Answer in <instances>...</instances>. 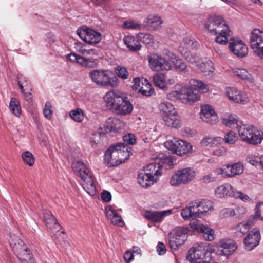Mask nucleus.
I'll list each match as a JSON object with an SVG mask.
<instances>
[{
	"mask_svg": "<svg viewBox=\"0 0 263 263\" xmlns=\"http://www.w3.org/2000/svg\"><path fill=\"white\" fill-rule=\"evenodd\" d=\"M211 137H205L201 140V144L203 146L211 147Z\"/></svg>",
	"mask_w": 263,
	"mask_h": 263,
	"instance_id": "774afa93",
	"label": "nucleus"
},
{
	"mask_svg": "<svg viewBox=\"0 0 263 263\" xmlns=\"http://www.w3.org/2000/svg\"><path fill=\"white\" fill-rule=\"evenodd\" d=\"M118 122L116 119L109 118L104 124L103 127H100L98 132L99 135H105L111 132H116L118 127L116 122Z\"/></svg>",
	"mask_w": 263,
	"mask_h": 263,
	"instance_id": "7c9ffc66",
	"label": "nucleus"
},
{
	"mask_svg": "<svg viewBox=\"0 0 263 263\" xmlns=\"http://www.w3.org/2000/svg\"><path fill=\"white\" fill-rule=\"evenodd\" d=\"M207 255L210 254L208 252L206 247L203 244L193 247L189 250L186 259L191 263H209L210 259Z\"/></svg>",
	"mask_w": 263,
	"mask_h": 263,
	"instance_id": "9d476101",
	"label": "nucleus"
},
{
	"mask_svg": "<svg viewBox=\"0 0 263 263\" xmlns=\"http://www.w3.org/2000/svg\"><path fill=\"white\" fill-rule=\"evenodd\" d=\"M165 147L169 151L179 156H182L189 153L192 146L185 141L173 138L164 143Z\"/></svg>",
	"mask_w": 263,
	"mask_h": 263,
	"instance_id": "f8f14e48",
	"label": "nucleus"
},
{
	"mask_svg": "<svg viewBox=\"0 0 263 263\" xmlns=\"http://www.w3.org/2000/svg\"><path fill=\"white\" fill-rule=\"evenodd\" d=\"M216 178L212 174H209L203 176L201 178V181L203 183L208 184L214 182L216 180Z\"/></svg>",
	"mask_w": 263,
	"mask_h": 263,
	"instance_id": "13d9d810",
	"label": "nucleus"
},
{
	"mask_svg": "<svg viewBox=\"0 0 263 263\" xmlns=\"http://www.w3.org/2000/svg\"><path fill=\"white\" fill-rule=\"evenodd\" d=\"M22 157L24 162L29 166H32L34 163L35 159L33 155L29 151L23 153Z\"/></svg>",
	"mask_w": 263,
	"mask_h": 263,
	"instance_id": "864d4df0",
	"label": "nucleus"
},
{
	"mask_svg": "<svg viewBox=\"0 0 263 263\" xmlns=\"http://www.w3.org/2000/svg\"><path fill=\"white\" fill-rule=\"evenodd\" d=\"M238 120L236 116H230L228 118H224L222 120V123L226 126L229 127L231 128H237L239 126L238 124Z\"/></svg>",
	"mask_w": 263,
	"mask_h": 263,
	"instance_id": "c03bdc74",
	"label": "nucleus"
},
{
	"mask_svg": "<svg viewBox=\"0 0 263 263\" xmlns=\"http://www.w3.org/2000/svg\"><path fill=\"white\" fill-rule=\"evenodd\" d=\"M253 217L252 219H249L246 223H239L235 227V234L239 236H242L246 234L248 230L254 224Z\"/></svg>",
	"mask_w": 263,
	"mask_h": 263,
	"instance_id": "72a5a7b5",
	"label": "nucleus"
},
{
	"mask_svg": "<svg viewBox=\"0 0 263 263\" xmlns=\"http://www.w3.org/2000/svg\"><path fill=\"white\" fill-rule=\"evenodd\" d=\"M77 63L86 68H95L97 65L95 61L79 55Z\"/></svg>",
	"mask_w": 263,
	"mask_h": 263,
	"instance_id": "a18cd8bd",
	"label": "nucleus"
},
{
	"mask_svg": "<svg viewBox=\"0 0 263 263\" xmlns=\"http://www.w3.org/2000/svg\"><path fill=\"white\" fill-rule=\"evenodd\" d=\"M200 114L202 120L211 125L216 124L218 120V116L215 110L209 105L201 106Z\"/></svg>",
	"mask_w": 263,
	"mask_h": 263,
	"instance_id": "412c9836",
	"label": "nucleus"
},
{
	"mask_svg": "<svg viewBox=\"0 0 263 263\" xmlns=\"http://www.w3.org/2000/svg\"><path fill=\"white\" fill-rule=\"evenodd\" d=\"M77 33L81 39L90 44L98 43L101 40L100 33L86 27L78 29Z\"/></svg>",
	"mask_w": 263,
	"mask_h": 263,
	"instance_id": "dca6fc26",
	"label": "nucleus"
},
{
	"mask_svg": "<svg viewBox=\"0 0 263 263\" xmlns=\"http://www.w3.org/2000/svg\"><path fill=\"white\" fill-rule=\"evenodd\" d=\"M137 180L139 184L143 187H148L157 181V178L151 177L146 172H142L139 173Z\"/></svg>",
	"mask_w": 263,
	"mask_h": 263,
	"instance_id": "473e14b6",
	"label": "nucleus"
},
{
	"mask_svg": "<svg viewBox=\"0 0 263 263\" xmlns=\"http://www.w3.org/2000/svg\"><path fill=\"white\" fill-rule=\"evenodd\" d=\"M72 168L76 174L79 176L83 181L82 185L84 189L89 194L91 195H95L96 187L91 175L89 174V171L85 164L81 161H78L72 164Z\"/></svg>",
	"mask_w": 263,
	"mask_h": 263,
	"instance_id": "39448f33",
	"label": "nucleus"
},
{
	"mask_svg": "<svg viewBox=\"0 0 263 263\" xmlns=\"http://www.w3.org/2000/svg\"><path fill=\"white\" fill-rule=\"evenodd\" d=\"M148 62L151 68L154 71L169 70L172 66L170 62L161 55L153 54L148 56Z\"/></svg>",
	"mask_w": 263,
	"mask_h": 263,
	"instance_id": "2eb2a0df",
	"label": "nucleus"
},
{
	"mask_svg": "<svg viewBox=\"0 0 263 263\" xmlns=\"http://www.w3.org/2000/svg\"><path fill=\"white\" fill-rule=\"evenodd\" d=\"M182 47H185L186 49H194L197 46V42L194 38L192 36H187L183 38L181 43Z\"/></svg>",
	"mask_w": 263,
	"mask_h": 263,
	"instance_id": "49530a36",
	"label": "nucleus"
},
{
	"mask_svg": "<svg viewBox=\"0 0 263 263\" xmlns=\"http://www.w3.org/2000/svg\"><path fill=\"white\" fill-rule=\"evenodd\" d=\"M243 165L240 162L226 165L225 176L232 177L242 174L243 172Z\"/></svg>",
	"mask_w": 263,
	"mask_h": 263,
	"instance_id": "cd10ccee",
	"label": "nucleus"
},
{
	"mask_svg": "<svg viewBox=\"0 0 263 263\" xmlns=\"http://www.w3.org/2000/svg\"><path fill=\"white\" fill-rule=\"evenodd\" d=\"M225 93L229 99L234 102L245 104L249 101L247 95L236 88H226Z\"/></svg>",
	"mask_w": 263,
	"mask_h": 263,
	"instance_id": "6ab92c4d",
	"label": "nucleus"
},
{
	"mask_svg": "<svg viewBox=\"0 0 263 263\" xmlns=\"http://www.w3.org/2000/svg\"><path fill=\"white\" fill-rule=\"evenodd\" d=\"M107 107L115 111L117 114L127 115L133 110V105L127 97L119 91L108 92L104 97Z\"/></svg>",
	"mask_w": 263,
	"mask_h": 263,
	"instance_id": "f03ea898",
	"label": "nucleus"
},
{
	"mask_svg": "<svg viewBox=\"0 0 263 263\" xmlns=\"http://www.w3.org/2000/svg\"><path fill=\"white\" fill-rule=\"evenodd\" d=\"M162 21L160 17L157 15H149L147 17V25L148 26L153 28L154 29H157L159 28Z\"/></svg>",
	"mask_w": 263,
	"mask_h": 263,
	"instance_id": "a19ab883",
	"label": "nucleus"
},
{
	"mask_svg": "<svg viewBox=\"0 0 263 263\" xmlns=\"http://www.w3.org/2000/svg\"><path fill=\"white\" fill-rule=\"evenodd\" d=\"M260 240V235L259 231L253 229L244 239L245 249L247 251L252 250L259 244Z\"/></svg>",
	"mask_w": 263,
	"mask_h": 263,
	"instance_id": "4be33fe9",
	"label": "nucleus"
},
{
	"mask_svg": "<svg viewBox=\"0 0 263 263\" xmlns=\"http://www.w3.org/2000/svg\"><path fill=\"white\" fill-rule=\"evenodd\" d=\"M153 82L156 86L161 89H163L165 87V80L163 74L154 75L153 76Z\"/></svg>",
	"mask_w": 263,
	"mask_h": 263,
	"instance_id": "8fccbe9b",
	"label": "nucleus"
},
{
	"mask_svg": "<svg viewBox=\"0 0 263 263\" xmlns=\"http://www.w3.org/2000/svg\"><path fill=\"white\" fill-rule=\"evenodd\" d=\"M194 229L200 231L203 234V238L208 241H212L215 238L214 231L211 228L204 225L201 221H195L192 223Z\"/></svg>",
	"mask_w": 263,
	"mask_h": 263,
	"instance_id": "393cba45",
	"label": "nucleus"
},
{
	"mask_svg": "<svg viewBox=\"0 0 263 263\" xmlns=\"http://www.w3.org/2000/svg\"><path fill=\"white\" fill-rule=\"evenodd\" d=\"M215 194L218 197H222L224 196H229L239 198L243 201L248 200L249 197L243 194L241 192L238 191L233 188L229 184H225L217 187L215 190Z\"/></svg>",
	"mask_w": 263,
	"mask_h": 263,
	"instance_id": "4468645a",
	"label": "nucleus"
},
{
	"mask_svg": "<svg viewBox=\"0 0 263 263\" xmlns=\"http://www.w3.org/2000/svg\"><path fill=\"white\" fill-rule=\"evenodd\" d=\"M172 62L174 64V67L176 70L183 73L188 72V70L185 63L182 59L179 58L178 57H177V58Z\"/></svg>",
	"mask_w": 263,
	"mask_h": 263,
	"instance_id": "09e8293b",
	"label": "nucleus"
},
{
	"mask_svg": "<svg viewBox=\"0 0 263 263\" xmlns=\"http://www.w3.org/2000/svg\"><path fill=\"white\" fill-rule=\"evenodd\" d=\"M227 153V149L224 147H218L213 152L214 155L221 156L225 155Z\"/></svg>",
	"mask_w": 263,
	"mask_h": 263,
	"instance_id": "bf43d9fd",
	"label": "nucleus"
},
{
	"mask_svg": "<svg viewBox=\"0 0 263 263\" xmlns=\"http://www.w3.org/2000/svg\"><path fill=\"white\" fill-rule=\"evenodd\" d=\"M138 39L145 44H149L153 42V39L151 35L148 34L141 33L138 35Z\"/></svg>",
	"mask_w": 263,
	"mask_h": 263,
	"instance_id": "4d7b16f0",
	"label": "nucleus"
},
{
	"mask_svg": "<svg viewBox=\"0 0 263 263\" xmlns=\"http://www.w3.org/2000/svg\"><path fill=\"white\" fill-rule=\"evenodd\" d=\"M195 208L197 217L213 210V203L208 200H195L192 202Z\"/></svg>",
	"mask_w": 263,
	"mask_h": 263,
	"instance_id": "5701e85b",
	"label": "nucleus"
},
{
	"mask_svg": "<svg viewBox=\"0 0 263 263\" xmlns=\"http://www.w3.org/2000/svg\"><path fill=\"white\" fill-rule=\"evenodd\" d=\"M211 147L216 146L218 144H220L223 141V139L220 137H211Z\"/></svg>",
	"mask_w": 263,
	"mask_h": 263,
	"instance_id": "338daca9",
	"label": "nucleus"
},
{
	"mask_svg": "<svg viewBox=\"0 0 263 263\" xmlns=\"http://www.w3.org/2000/svg\"><path fill=\"white\" fill-rule=\"evenodd\" d=\"M124 258L126 263H129L134 258L133 252L126 251L124 254Z\"/></svg>",
	"mask_w": 263,
	"mask_h": 263,
	"instance_id": "0e129e2a",
	"label": "nucleus"
},
{
	"mask_svg": "<svg viewBox=\"0 0 263 263\" xmlns=\"http://www.w3.org/2000/svg\"><path fill=\"white\" fill-rule=\"evenodd\" d=\"M189 83L191 86L190 89L184 87V98L186 100V102L183 103L184 104H191L198 101L200 98L199 91L205 93L209 90L206 84L196 79H191Z\"/></svg>",
	"mask_w": 263,
	"mask_h": 263,
	"instance_id": "0eeeda50",
	"label": "nucleus"
},
{
	"mask_svg": "<svg viewBox=\"0 0 263 263\" xmlns=\"http://www.w3.org/2000/svg\"><path fill=\"white\" fill-rule=\"evenodd\" d=\"M163 53L164 55L167 56L171 62L174 61L178 57L173 52L166 49L163 50Z\"/></svg>",
	"mask_w": 263,
	"mask_h": 263,
	"instance_id": "052dcab7",
	"label": "nucleus"
},
{
	"mask_svg": "<svg viewBox=\"0 0 263 263\" xmlns=\"http://www.w3.org/2000/svg\"><path fill=\"white\" fill-rule=\"evenodd\" d=\"M101 198L104 201L108 202L111 199V195L110 192L107 191H103L101 193Z\"/></svg>",
	"mask_w": 263,
	"mask_h": 263,
	"instance_id": "680f3d73",
	"label": "nucleus"
},
{
	"mask_svg": "<svg viewBox=\"0 0 263 263\" xmlns=\"http://www.w3.org/2000/svg\"><path fill=\"white\" fill-rule=\"evenodd\" d=\"M205 26L210 33L216 35L215 39L216 43L221 45H226L228 43V37L231 35V32L222 17H209L206 21Z\"/></svg>",
	"mask_w": 263,
	"mask_h": 263,
	"instance_id": "f257e3e1",
	"label": "nucleus"
},
{
	"mask_svg": "<svg viewBox=\"0 0 263 263\" xmlns=\"http://www.w3.org/2000/svg\"><path fill=\"white\" fill-rule=\"evenodd\" d=\"M263 205V202L257 203L255 206V212L253 216V219H257L260 216V205Z\"/></svg>",
	"mask_w": 263,
	"mask_h": 263,
	"instance_id": "e2e57ef3",
	"label": "nucleus"
},
{
	"mask_svg": "<svg viewBox=\"0 0 263 263\" xmlns=\"http://www.w3.org/2000/svg\"><path fill=\"white\" fill-rule=\"evenodd\" d=\"M187 229L185 227H177L174 229L168 236L170 248L176 250L183 245L187 238Z\"/></svg>",
	"mask_w": 263,
	"mask_h": 263,
	"instance_id": "9b49d317",
	"label": "nucleus"
},
{
	"mask_svg": "<svg viewBox=\"0 0 263 263\" xmlns=\"http://www.w3.org/2000/svg\"><path fill=\"white\" fill-rule=\"evenodd\" d=\"M122 27L125 29L139 30L143 27L142 24L138 21L132 20L125 21L122 24Z\"/></svg>",
	"mask_w": 263,
	"mask_h": 263,
	"instance_id": "ea45409f",
	"label": "nucleus"
},
{
	"mask_svg": "<svg viewBox=\"0 0 263 263\" xmlns=\"http://www.w3.org/2000/svg\"><path fill=\"white\" fill-rule=\"evenodd\" d=\"M161 167L159 164L151 163L146 166L144 172H146L151 178L154 177L157 179L158 176L161 174L160 171Z\"/></svg>",
	"mask_w": 263,
	"mask_h": 263,
	"instance_id": "e433bc0d",
	"label": "nucleus"
},
{
	"mask_svg": "<svg viewBox=\"0 0 263 263\" xmlns=\"http://www.w3.org/2000/svg\"><path fill=\"white\" fill-rule=\"evenodd\" d=\"M9 242L15 255L22 263H35L30 250L15 234L9 233Z\"/></svg>",
	"mask_w": 263,
	"mask_h": 263,
	"instance_id": "20e7f679",
	"label": "nucleus"
},
{
	"mask_svg": "<svg viewBox=\"0 0 263 263\" xmlns=\"http://www.w3.org/2000/svg\"><path fill=\"white\" fill-rule=\"evenodd\" d=\"M143 82L139 78H135L133 79V89L138 90L139 92L145 96H150L153 92V90L151 88L150 83L145 79Z\"/></svg>",
	"mask_w": 263,
	"mask_h": 263,
	"instance_id": "b1692460",
	"label": "nucleus"
},
{
	"mask_svg": "<svg viewBox=\"0 0 263 263\" xmlns=\"http://www.w3.org/2000/svg\"><path fill=\"white\" fill-rule=\"evenodd\" d=\"M105 212L106 216L112 224L117 225L119 227L123 226L124 224L123 220L116 210L111 207L106 208Z\"/></svg>",
	"mask_w": 263,
	"mask_h": 263,
	"instance_id": "bb28decb",
	"label": "nucleus"
},
{
	"mask_svg": "<svg viewBox=\"0 0 263 263\" xmlns=\"http://www.w3.org/2000/svg\"><path fill=\"white\" fill-rule=\"evenodd\" d=\"M157 251L160 255H163L166 252L165 246L162 243L159 242L157 245Z\"/></svg>",
	"mask_w": 263,
	"mask_h": 263,
	"instance_id": "69168bd1",
	"label": "nucleus"
},
{
	"mask_svg": "<svg viewBox=\"0 0 263 263\" xmlns=\"http://www.w3.org/2000/svg\"><path fill=\"white\" fill-rule=\"evenodd\" d=\"M132 154V148L130 146L119 143L111 146L106 151L104 160L110 166H114L124 162Z\"/></svg>",
	"mask_w": 263,
	"mask_h": 263,
	"instance_id": "7ed1b4c3",
	"label": "nucleus"
},
{
	"mask_svg": "<svg viewBox=\"0 0 263 263\" xmlns=\"http://www.w3.org/2000/svg\"><path fill=\"white\" fill-rule=\"evenodd\" d=\"M163 120L166 125L174 128H178L181 126V117L176 111L167 115H163Z\"/></svg>",
	"mask_w": 263,
	"mask_h": 263,
	"instance_id": "a878e982",
	"label": "nucleus"
},
{
	"mask_svg": "<svg viewBox=\"0 0 263 263\" xmlns=\"http://www.w3.org/2000/svg\"><path fill=\"white\" fill-rule=\"evenodd\" d=\"M171 211H146L144 216L147 219L154 222H160L163 220L167 213H170Z\"/></svg>",
	"mask_w": 263,
	"mask_h": 263,
	"instance_id": "c756f323",
	"label": "nucleus"
},
{
	"mask_svg": "<svg viewBox=\"0 0 263 263\" xmlns=\"http://www.w3.org/2000/svg\"><path fill=\"white\" fill-rule=\"evenodd\" d=\"M115 73L117 76L122 79H127L129 76V72L126 67L118 66L115 69Z\"/></svg>",
	"mask_w": 263,
	"mask_h": 263,
	"instance_id": "603ef678",
	"label": "nucleus"
},
{
	"mask_svg": "<svg viewBox=\"0 0 263 263\" xmlns=\"http://www.w3.org/2000/svg\"><path fill=\"white\" fill-rule=\"evenodd\" d=\"M108 71L104 70H93L89 72V77L97 85L101 87H116L119 80L115 76L110 77Z\"/></svg>",
	"mask_w": 263,
	"mask_h": 263,
	"instance_id": "423d86ee",
	"label": "nucleus"
},
{
	"mask_svg": "<svg viewBox=\"0 0 263 263\" xmlns=\"http://www.w3.org/2000/svg\"><path fill=\"white\" fill-rule=\"evenodd\" d=\"M123 138L124 141L128 144L134 145L136 142V138L133 134L129 133L125 135Z\"/></svg>",
	"mask_w": 263,
	"mask_h": 263,
	"instance_id": "6e6d98bb",
	"label": "nucleus"
},
{
	"mask_svg": "<svg viewBox=\"0 0 263 263\" xmlns=\"http://www.w3.org/2000/svg\"><path fill=\"white\" fill-rule=\"evenodd\" d=\"M167 98L172 101L180 100L182 103L186 102L184 96V87H182L179 91L173 90L166 95Z\"/></svg>",
	"mask_w": 263,
	"mask_h": 263,
	"instance_id": "c9c22d12",
	"label": "nucleus"
},
{
	"mask_svg": "<svg viewBox=\"0 0 263 263\" xmlns=\"http://www.w3.org/2000/svg\"><path fill=\"white\" fill-rule=\"evenodd\" d=\"M250 44L255 54L263 60V30L255 29L251 32Z\"/></svg>",
	"mask_w": 263,
	"mask_h": 263,
	"instance_id": "ddd939ff",
	"label": "nucleus"
},
{
	"mask_svg": "<svg viewBox=\"0 0 263 263\" xmlns=\"http://www.w3.org/2000/svg\"><path fill=\"white\" fill-rule=\"evenodd\" d=\"M159 109L161 112H163V115H167L176 111L174 105L167 101L160 103L159 105Z\"/></svg>",
	"mask_w": 263,
	"mask_h": 263,
	"instance_id": "37998d69",
	"label": "nucleus"
},
{
	"mask_svg": "<svg viewBox=\"0 0 263 263\" xmlns=\"http://www.w3.org/2000/svg\"><path fill=\"white\" fill-rule=\"evenodd\" d=\"M226 210L227 214L236 218L241 217L246 212V209L243 206H238L233 210L226 209Z\"/></svg>",
	"mask_w": 263,
	"mask_h": 263,
	"instance_id": "de8ad7c7",
	"label": "nucleus"
},
{
	"mask_svg": "<svg viewBox=\"0 0 263 263\" xmlns=\"http://www.w3.org/2000/svg\"><path fill=\"white\" fill-rule=\"evenodd\" d=\"M239 137L242 141L248 144L256 145L260 143L263 137L260 133L257 134L252 125L242 124L238 128Z\"/></svg>",
	"mask_w": 263,
	"mask_h": 263,
	"instance_id": "1a4fd4ad",
	"label": "nucleus"
},
{
	"mask_svg": "<svg viewBox=\"0 0 263 263\" xmlns=\"http://www.w3.org/2000/svg\"><path fill=\"white\" fill-rule=\"evenodd\" d=\"M118 122L116 119L109 118L104 124L103 127H100L98 132L99 135H105L111 132H116L118 127L116 122Z\"/></svg>",
	"mask_w": 263,
	"mask_h": 263,
	"instance_id": "2f4dec72",
	"label": "nucleus"
},
{
	"mask_svg": "<svg viewBox=\"0 0 263 263\" xmlns=\"http://www.w3.org/2000/svg\"><path fill=\"white\" fill-rule=\"evenodd\" d=\"M70 117L75 121L78 122H81L84 118L83 111L81 109L78 108L76 110H72L70 112Z\"/></svg>",
	"mask_w": 263,
	"mask_h": 263,
	"instance_id": "3c124183",
	"label": "nucleus"
},
{
	"mask_svg": "<svg viewBox=\"0 0 263 263\" xmlns=\"http://www.w3.org/2000/svg\"><path fill=\"white\" fill-rule=\"evenodd\" d=\"M44 221L46 227L51 233L56 232V235H62V239L66 238L67 236L64 231H60L61 226L58 222L57 220L50 212H47L44 214Z\"/></svg>",
	"mask_w": 263,
	"mask_h": 263,
	"instance_id": "f3484780",
	"label": "nucleus"
},
{
	"mask_svg": "<svg viewBox=\"0 0 263 263\" xmlns=\"http://www.w3.org/2000/svg\"><path fill=\"white\" fill-rule=\"evenodd\" d=\"M179 50L180 53L185 58V59L189 62L192 64L196 65V66H199L201 68H203L205 66V63H202L201 62V59L197 55L193 54L191 53L190 52L184 51L183 50V47L180 46L179 47Z\"/></svg>",
	"mask_w": 263,
	"mask_h": 263,
	"instance_id": "c85d7f7f",
	"label": "nucleus"
},
{
	"mask_svg": "<svg viewBox=\"0 0 263 263\" xmlns=\"http://www.w3.org/2000/svg\"><path fill=\"white\" fill-rule=\"evenodd\" d=\"M196 176L195 170L191 167H186L176 171L172 176L170 183L172 186H179L189 183Z\"/></svg>",
	"mask_w": 263,
	"mask_h": 263,
	"instance_id": "6e6552de",
	"label": "nucleus"
},
{
	"mask_svg": "<svg viewBox=\"0 0 263 263\" xmlns=\"http://www.w3.org/2000/svg\"><path fill=\"white\" fill-rule=\"evenodd\" d=\"M237 248L236 243L232 240H222L219 243L217 254L229 256L233 254Z\"/></svg>",
	"mask_w": 263,
	"mask_h": 263,
	"instance_id": "aec40b11",
	"label": "nucleus"
},
{
	"mask_svg": "<svg viewBox=\"0 0 263 263\" xmlns=\"http://www.w3.org/2000/svg\"><path fill=\"white\" fill-rule=\"evenodd\" d=\"M236 136L233 131L227 133L224 136L225 142L230 144H233L236 141Z\"/></svg>",
	"mask_w": 263,
	"mask_h": 263,
	"instance_id": "5fc2aeb1",
	"label": "nucleus"
},
{
	"mask_svg": "<svg viewBox=\"0 0 263 263\" xmlns=\"http://www.w3.org/2000/svg\"><path fill=\"white\" fill-rule=\"evenodd\" d=\"M124 42L129 50L136 51L141 48V45L139 39H136L133 36H126L123 39Z\"/></svg>",
	"mask_w": 263,
	"mask_h": 263,
	"instance_id": "f704fd0d",
	"label": "nucleus"
},
{
	"mask_svg": "<svg viewBox=\"0 0 263 263\" xmlns=\"http://www.w3.org/2000/svg\"><path fill=\"white\" fill-rule=\"evenodd\" d=\"M233 72L235 76L241 79L247 80L250 83L254 82L252 76L244 69L236 68L234 69Z\"/></svg>",
	"mask_w": 263,
	"mask_h": 263,
	"instance_id": "58836bf2",
	"label": "nucleus"
},
{
	"mask_svg": "<svg viewBox=\"0 0 263 263\" xmlns=\"http://www.w3.org/2000/svg\"><path fill=\"white\" fill-rule=\"evenodd\" d=\"M9 107L12 112L16 117H19L21 114V107L18 100L13 98L9 103Z\"/></svg>",
	"mask_w": 263,
	"mask_h": 263,
	"instance_id": "79ce46f5",
	"label": "nucleus"
},
{
	"mask_svg": "<svg viewBox=\"0 0 263 263\" xmlns=\"http://www.w3.org/2000/svg\"><path fill=\"white\" fill-rule=\"evenodd\" d=\"M181 215L185 220L194 219L197 218L195 208L192 203L189 207H186L181 210Z\"/></svg>",
	"mask_w": 263,
	"mask_h": 263,
	"instance_id": "4c0bfd02",
	"label": "nucleus"
},
{
	"mask_svg": "<svg viewBox=\"0 0 263 263\" xmlns=\"http://www.w3.org/2000/svg\"><path fill=\"white\" fill-rule=\"evenodd\" d=\"M230 51L238 57L242 58L248 53V48L240 40L231 37L228 40Z\"/></svg>",
	"mask_w": 263,
	"mask_h": 263,
	"instance_id": "a211bd4d",
	"label": "nucleus"
}]
</instances>
